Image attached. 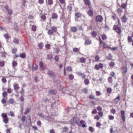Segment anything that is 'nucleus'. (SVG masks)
I'll use <instances>...</instances> for the list:
<instances>
[{
	"mask_svg": "<svg viewBox=\"0 0 133 133\" xmlns=\"http://www.w3.org/2000/svg\"><path fill=\"white\" fill-rule=\"evenodd\" d=\"M103 66L104 65L103 64L99 63L98 64L96 65L94 67L96 70H98L99 69H102Z\"/></svg>",
	"mask_w": 133,
	"mask_h": 133,
	"instance_id": "5",
	"label": "nucleus"
},
{
	"mask_svg": "<svg viewBox=\"0 0 133 133\" xmlns=\"http://www.w3.org/2000/svg\"><path fill=\"white\" fill-rule=\"evenodd\" d=\"M84 83L85 84L88 85L90 83V81L88 79H86L85 80Z\"/></svg>",
	"mask_w": 133,
	"mask_h": 133,
	"instance_id": "29",
	"label": "nucleus"
},
{
	"mask_svg": "<svg viewBox=\"0 0 133 133\" xmlns=\"http://www.w3.org/2000/svg\"><path fill=\"white\" fill-rule=\"evenodd\" d=\"M101 37L102 39L103 40H105L107 39V36L105 34L102 35L101 36Z\"/></svg>",
	"mask_w": 133,
	"mask_h": 133,
	"instance_id": "46",
	"label": "nucleus"
},
{
	"mask_svg": "<svg viewBox=\"0 0 133 133\" xmlns=\"http://www.w3.org/2000/svg\"><path fill=\"white\" fill-rule=\"evenodd\" d=\"M14 28L16 31H18V27L17 24L16 23H14Z\"/></svg>",
	"mask_w": 133,
	"mask_h": 133,
	"instance_id": "16",
	"label": "nucleus"
},
{
	"mask_svg": "<svg viewBox=\"0 0 133 133\" xmlns=\"http://www.w3.org/2000/svg\"><path fill=\"white\" fill-rule=\"evenodd\" d=\"M79 62L81 63H85L86 61V59L85 58L81 57L79 59Z\"/></svg>",
	"mask_w": 133,
	"mask_h": 133,
	"instance_id": "17",
	"label": "nucleus"
},
{
	"mask_svg": "<svg viewBox=\"0 0 133 133\" xmlns=\"http://www.w3.org/2000/svg\"><path fill=\"white\" fill-rule=\"evenodd\" d=\"M51 29L47 31V34L49 35H52L54 32H56L57 28L55 26H51L50 27Z\"/></svg>",
	"mask_w": 133,
	"mask_h": 133,
	"instance_id": "2",
	"label": "nucleus"
},
{
	"mask_svg": "<svg viewBox=\"0 0 133 133\" xmlns=\"http://www.w3.org/2000/svg\"><path fill=\"white\" fill-rule=\"evenodd\" d=\"M117 11L118 13H121L123 12V11L122 9L120 8L117 9Z\"/></svg>",
	"mask_w": 133,
	"mask_h": 133,
	"instance_id": "43",
	"label": "nucleus"
},
{
	"mask_svg": "<svg viewBox=\"0 0 133 133\" xmlns=\"http://www.w3.org/2000/svg\"><path fill=\"white\" fill-rule=\"evenodd\" d=\"M128 41L129 43H130L131 42H132V41H133L132 40V37L130 36H129L128 37Z\"/></svg>",
	"mask_w": 133,
	"mask_h": 133,
	"instance_id": "23",
	"label": "nucleus"
},
{
	"mask_svg": "<svg viewBox=\"0 0 133 133\" xmlns=\"http://www.w3.org/2000/svg\"><path fill=\"white\" fill-rule=\"evenodd\" d=\"M41 18L43 20H44L46 19V17L44 15H42L41 16Z\"/></svg>",
	"mask_w": 133,
	"mask_h": 133,
	"instance_id": "41",
	"label": "nucleus"
},
{
	"mask_svg": "<svg viewBox=\"0 0 133 133\" xmlns=\"http://www.w3.org/2000/svg\"><path fill=\"white\" fill-rule=\"evenodd\" d=\"M37 124L39 127H41V123L40 121L38 120L37 122Z\"/></svg>",
	"mask_w": 133,
	"mask_h": 133,
	"instance_id": "34",
	"label": "nucleus"
},
{
	"mask_svg": "<svg viewBox=\"0 0 133 133\" xmlns=\"http://www.w3.org/2000/svg\"><path fill=\"white\" fill-rule=\"evenodd\" d=\"M84 2L87 5H89L90 4V2L89 0H85Z\"/></svg>",
	"mask_w": 133,
	"mask_h": 133,
	"instance_id": "28",
	"label": "nucleus"
},
{
	"mask_svg": "<svg viewBox=\"0 0 133 133\" xmlns=\"http://www.w3.org/2000/svg\"><path fill=\"white\" fill-rule=\"evenodd\" d=\"M81 16V14L79 12H77L75 13V16L77 18L80 17Z\"/></svg>",
	"mask_w": 133,
	"mask_h": 133,
	"instance_id": "30",
	"label": "nucleus"
},
{
	"mask_svg": "<svg viewBox=\"0 0 133 133\" xmlns=\"http://www.w3.org/2000/svg\"><path fill=\"white\" fill-rule=\"evenodd\" d=\"M128 18L125 15H124L121 18L122 21V22L126 23L128 21Z\"/></svg>",
	"mask_w": 133,
	"mask_h": 133,
	"instance_id": "8",
	"label": "nucleus"
},
{
	"mask_svg": "<svg viewBox=\"0 0 133 133\" xmlns=\"http://www.w3.org/2000/svg\"><path fill=\"white\" fill-rule=\"evenodd\" d=\"M88 13L90 16H92L93 15V12L91 10H90L88 11Z\"/></svg>",
	"mask_w": 133,
	"mask_h": 133,
	"instance_id": "18",
	"label": "nucleus"
},
{
	"mask_svg": "<svg viewBox=\"0 0 133 133\" xmlns=\"http://www.w3.org/2000/svg\"><path fill=\"white\" fill-rule=\"evenodd\" d=\"M103 116V112H98V115L94 116V118L97 121H98L101 117H102Z\"/></svg>",
	"mask_w": 133,
	"mask_h": 133,
	"instance_id": "3",
	"label": "nucleus"
},
{
	"mask_svg": "<svg viewBox=\"0 0 133 133\" xmlns=\"http://www.w3.org/2000/svg\"><path fill=\"white\" fill-rule=\"evenodd\" d=\"M2 95L4 97H5L7 95V94L6 92L5 91L2 93Z\"/></svg>",
	"mask_w": 133,
	"mask_h": 133,
	"instance_id": "60",
	"label": "nucleus"
},
{
	"mask_svg": "<svg viewBox=\"0 0 133 133\" xmlns=\"http://www.w3.org/2000/svg\"><path fill=\"white\" fill-rule=\"evenodd\" d=\"M67 70L69 71H71V67L69 66H68L67 67Z\"/></svg>",
	"mask_w": 133,
	"mask_h": 133,
	"instance_id": "63",
	"label": "nucleus"
},
{
	"mask_svg": "<svg viewBox=\"0 0 133 133\" xmlns=\"http://www.w3.org/2000/svg\"><path fill=\"white\" fill-rule=\"evenodd\" d=\"M45 47L47 49H50V45L49 44H47L45 45Z\"/></svg>",
	"mask_w": 133,
	"mask_h": 133,
	"instance_id": "54",
	"label": "nucleus"
},
{
	"mask_svg": "<svg viewBox=\"0 0 133 133\" xmlns=\"http://www.w3.org/2000/svg\"><path fill=\"white\" fill-rule=\"evenodd\" d=\"M76 123L78 125L80 126L83 123H85V122L84 121L82 120L80 121L79 123H78L77 122H76Z\"/></svg>",
	"mask_w": 133,
	"mask_h": 133,
	"instance_id": "22",
	"label": "nucleus"
},
{
	"mask_svg": "<svg viewBox=\"0 0 133 133\" xmlns=\"http://www.w3.org/2000/svg\"><path fill=\"white\" fill-rule=\"evenodd\" d=\"M26 55L24 53H23L21 54L19 56V57L22 58H24L25 57Z\"/></svg>",
	"mask_w": 133,
	"mask_h": 133,
	"instance_id": "31",
	"label": "nucleus"
},
{
	"mask_svg": "<svg viewBox=\"0 0 133 133\" xmlns=\"http://www.w3.org/2000/svg\"><path fill=\"white\" fill-rule=\"evenodd\" d=\"M96 109L97 110L99 111V112H102V108L101 107L98 106L97 107Z\"/></svg>",
	"mask_w": 133,
	"mask_h": 133,
	"instance_id": "32",
	"label": "nucleus"
},
{
	"mask_svg": "<svg viewBox=\"0 0 133 133\" xmlns=\"http://www.w3.org/2000/svg\"><path fill=\"white\" fill-rule=\"evenodd\" d=\"M96 125L97 127H99L102 125V124L100 122H98L96 123Z\"/></svg>",
	"mask_w": 133,
	"mask_h": 133,
	"instance_id": "51",
	"label": "nucleus"
},
{
	"mask_svg": "<svg viewBox=\"0 0 133 133\" xmlns=\"http://www.w3.org/2000/svg\"><path fill=\"white\" fill-rule=\"evenodd\" d=\"M89 130L91 132H93L94 131V129L93 128L91 127H89Z\"/></svg>",
	"mask_w": 133,
	"mask_h": 133,
	"instance_id": "52",
	"label": "nucleus"
},
{
	"mask_svg": "<svg viewBox=\"0 0 133 133\" xmlns=\"http://www.w3.org/2000/svg\"><path fill=\"white\" fill-rule=\"evenodd\" d=\"M52 17L53 19H57L58 18L57 14L55 13H53L52 15Z\"/></svg>",
	"mask_w": 133,
	"mask_h": 133,
	"instance_id": "15",
	"label": "nucleus"
},
{
	"mask_svg": "<svg viewBox=\"0 0 133 133\" xmlns=\"http://www.w3.org/2000/svg\"><path fill=\"white\" fill-rule=\"evenodd\" d=\"M71 30L74 32H76L77 31V29L76 27L74 26L71 28Z\"/></svg>",
	"mask_w": 133,
	"mask_h": 133,
	"instance_id": "21",
	"label": "nucleus"
},
{
	"mask_svg": "<svg viewBox=\"0 0 133 133\" xmlns=\"http://www.w3.org/2000/svg\"><path fill=\"white\" fill-rule=\"evenodd\" d=\"M97 112V111L96 109H94L92 111V113L93 114H96Z\"/></svg>",
	"mask_w": 133,
	"mask_h": 133,
	"instance_id": "56",
	"label": "nucleus"
},
{
	"mask_svg": "<svg viewBox=\"0 0 133 133\" xmlns=\"http://www.w3.org/2000/svg\"><path fill=\"white\" fill-rule=\"evenodd\" d=\"M115 65V63L113 62H111L109 64V65L111 67H113Z\"/></svg>",
	"mask_w": 133,
	"mask_h": 133,
	"instance_id": "26",
	"label": "nucleus"
},
{
	"mask_svg": "<svg viewBox=\"0 0 133 133\" xmlns=\"http://www.w3.org/2000/svg\"><path fill=\"white\" fill-rule=\"evenodd\" d=\"M2 81L3 82V83H5L6 81V80L5 79V78H2Z\"/></svg>",
	"mask_w": 133,
	"mask_h": 133,
	"instance_id": "64",
	"label": "nucleus"
},
{
	"mask_svg": "<svg viewBox=\"0 0 133 133\" xmlns=\"http://www.w3.org/2000/svg\"><path fill=\"white\" fill-rule=\"evenodd\" d=\"M122 70L123 71V73L125 74L127 73V68L126 66H123V67Z\"/></svg>",
	"mask_w": 133,
	"mask_h": 133,
	"instance_id": "19",
	"label": "nucleus"
},
{
	"mask_svg": "<svg viewBox=\"0 0 133 133\" xmlns=\"http://www.w3.org/2000/svg\"><path fill=\"white\" fill-rule=\"evenodd\" d=\"M26 119V117L24 116H23L22 117L21 119L22 121L23 122H24Z\"/></svg>",
	"mask_w": 133,
	"mask_h": 133,
	"instance_id": "57",
	"label": "nucleus"
},
{
	"mask_svg": "<svg viewBox=\"0 0 133 133\" xmlns=\"http://www.w3.org/2000/svg\"><path fill=\"white\" fill-rule=\"evenodd\" d=\"M1 116L3 118V122L6 124L8 123L9 122V119L6 114L3 112L1 114Z\"/></svg>",
	"mask_w": 133,
	"mask_h": 133,
	"instance_id": "1",
	"label": "nucleus"
},
{
	"mask_svg": "<svg viewBox=\"0 0 133 133\" xmlns=\"http://www.w3.org/2000/svg\"><path fill=\"white\" fill-rule=\"evenodd\" d=\"M39 65L40 70H43L45 69L44 67L43 66V63L42 61L39 62Z\"/></svg>",
	"mask_w": 133,
	"mask_h": 133,
	"instance_id": "10",
	"label": "nucleus"
},
{
	"mask_svg": "<svg viewBox=\"0 0 133 133\" xmlns=\"http://www.w3.org/2000/svg\"><path fill=\"white\" fill-rule=\"evenodd\" d=\"M127 4L125 3H123L121 5V7L123 9H125L127 7Z\"/></svg>",
	"mask_w": 133,
	"mask_h": 133,
	"instance_id": "38",
	"label": "nucleus"
},
{
	"mask_svg": "<svg viewBox=\"0 0 133 133\" xmlns=\"http://www.w3.org/2000/svg\"><path fill=\"white\" fill-rule=\"evenodd\" d=\"M57 92L55 90H50L48 91L49 94L51 95H54L56 94Z\"/></svg>",
	"mask_w": 133,
	"mask_h": 133,
	"instance_id": "11",
	"label": "nucleus"
},
{
	"mask_svg": "<svg viewBox=\"0 0 133 133\" xmlns=\"http://www.w3.org/2000/svg\"><path fill=\"white\" fill-rule=\"evenodd\" d=\"M121 117L122 120L123 122H124L125 121V112L123 110H122L121 112Z\"/></svg>",
	"mask_w": 133,
	"mask_h": 133,
	"instance_id": "7",
	"label": "nucleus"
},
{
	"mask_svg": "<svg viewBox=\"0 0 133 133\" xmlns=\"http://www.w3.org/2000/svg\"><path fill=\"white\" fill-rule=\"evenodd\" d=\"M38 68V67L37 65H33L32 66V69L33 70H37Z\"/></svg>",
	"mask_w": 133,
	"mask_h": 133,
	"instance_id": "20",
	"label": "nucleus"
},
{
	"mask_svg": "<svg viewBox=\"0 0 133 133\" xmlns=\"http://www.w3.org/2000/svg\"><path fill=\"white\" fill-rule=\"evenodd\" d=\"M108 117H109V119L110 120H113L114 118V117L113 116L111 115H109Z\"/></svg>",
	"mask_w": 133,
	"mask_h": 133,
	"instance_id": "36",
	"label": "nucleus"
},
{
	"mask_svg": "<svg viewBox=\"0 0 133 133\" xmlns=\"http://www.w3.org/2000/svg\"><path fill=\"white\" fill-rule=\"evenodd\" d=\"M113 114H114L116 113V110L114 108H112L110 111Z\"/></svg>",
	"mask_w": 133,
	"mask_h": 133,
	"instance_id": "42",
	"label": "nucleus"
},
{
	"mask_svg": "<svg viewBox=\"0 0 133 133\" xmlns=\"http://www.w3.org/2000/svg\"><path fill=\"white\" fill-rule=\"evenodd\" d=\"M108 81L110 83H112V77H109L108 78Z\"/></svg>",
	"mask_w": 133,
	"mask_h": 133,
	"instance_id": "40",
	"label": "nucleus"
},
{
	"mask_svg": "<svg viewBox=\"0 0 133 133\" xmlns=\"http://www.w3.org/2000/svg\"><path fill=\"white\" fill-rule=\"evenodd\" d=\"M63 132H67L68 131V128L66 127H64V128H63Z\"/></svg>",
	"mask_w": 133,
	"mask_h": 133,
	"instance_id": "48",
	"label": "nucleus"
},
{
	"mask_svg": "<svg viewBox=\"0 0 133 133\" xmlns=\"http://www.w3.org/2000/svg\"><path fill=\"white\" fill-rule=\"evenodd\" d=\"M107 91L108 93L110 94L112 92V90L111 88H107Z\"/></svg>",
	"mask_w": 133,
	"mask_h": 133,
	"instance_id": "39",
	"label": "nucleus"
},
{
	"mask_svg": "<svg viewBox=\"0 0 133 133\" xmlns=\"http://www.w3.org/2000/svg\"><path fill=\"white\" fill-rule=\"evenodd\" d=\"M47 74L50 76L54 77L55 76L54 73L52 70H49L48 71Z\"/></svg>",
	"mask_w": 133,
	"mask_h": 133,
	"instance_id": "9",
	"label": "nucleus"
},
{
	"mask_svg": "<svg viewBox=\"0 0 133 133\" xmlns=\"http://www.w3.org/2000/svg\"><path fill=\"white\" fill-rule=\"evenodd\" d=\"M7 11L8 12V14H12V10L9 9L7 10Z\"/></svg>",
	"mask_w": 133,
	"mask_h": 133,
	"instance_id": "58",
	"label": "nucleus"
},
{
	"mask_svg": "<svg viewBox=\"0 0 133 133\" xmlns=\"http://www.w3.org/2000/svg\"><path fill=\"white\" fill-rule=\"evenodd\" d=\"M53 3L52 0H48L47 3L48 5H51Z\"/></svg>",
	"mask_w": 133,
	"mask_h": 133,
	"instance_id": "33",
	"label": "nucleus"
},
{
	"mask_svg": "<svg viewBox=\"0 0 133 133\" xmlns=\"http://www.w3.org/2000/svg\"><path fill=\"white\" fill-rule=\"evenodd\" d=\"M13 86L14 89L15 90H17L19 89V88L18 85L16 83H15Z\"/></svg>",
	"mask_w": 133,
	"mask_h": 133,
	"instance_id": "14",
	"label": "nucleus"
},
{
	"mask_svg": "<svg viewBox=\"0 0 133 133\" xmlns=\"http://www.w3.org/2000/svg\"><path fill=\"white\" fill-rule=\"evenodd\" d=\"M30 111V109L29 108H26L25 111L24 112V114H27Z\"/></svg>",
	"mask_w": 133,
	"mask_h": 133,
	"instance_id": "25",
	"label": "nucleus"
},
{
	"mask_svg": "<svg viewBox=\"0 0 133 133\" xmlns=\"http://www.w3.org/2000/svg\"><path fill=\"white\" fill-rule=\"evenodd\" d=\"M36 26L35 25H33L32 26V28H31V29L33 31H35L36 30Z\"/></svg>",
	"mask_w": 133,
	"mask_h": 133,
	"instance_id": "50",
	"label": "nucleus"
},
{
	"mask_svg": "<svg viewBox=\"0 0 133 133\" xmlns=\"http://www.w3.org/2000/svg\"><path fill=\"white\" fill-rule=\"evenodd\" d=\"M96 20L98 22H101L103 20V17L101 15H98L96 16Z\"/></svg>",
	"mask_w": 133,
	"mask_h": 133,
	"instance_id": "6",
	"label": "nucleus"
},
{
	"mask_svg": "<svg viewBox=\"0 0 133 133\" xmlns=\"http://www.w3.org/2000/svg\"><path fill=\"white\" fill-rule=\"evenodd\" d=\"M77 74L81 76V77L85 79L86 77V75H85L84 74H82L81 72H78L77 73Z\"/></svg>",
	"mask_w": 133,
	"mask_h": 133,
	"instance_id": "12",
	"label": "nucleus"
},
{
	"mask_svg": "<svg viewBox=\"0 0 133 133\" xmlns=\"http://www.w3.org/2000/svg\"><path fill=\"white\" fill-rule=\"evenodd\" d=\"M91 43V41L89 39H88L86 40L85 43V45H87L88 44H90Z\"/></svg>",
	"mask_w": 133,
	"mask_h": 133,
	"instance_id": "13",
	"label": "nucleus"
},
{
	"mask_svg": "<svg viewBox=\"0 0 133 133\" xmlns=\"http://www.w3.org/2000/svg\"><path fill=\"white\" fill-rule=\"evenodd\" d=\"M14 42L16 44H18L19 43L18 39L16 38H14L13 40Z\"/></svg>",
	"mask_w": 133,
	"mask_h": 133,
	"instance_id": "27",
	"label": "nucleus"
},
{
	"mask_svg": "<svg viewBox=\"0 0 133 133\" xmlns=\"http://www.w3.org/2000/svg\"><path fill=\"white\" fill-rule=\"evenodd\" d=\"M103 45L104 47L105 48H111L110 47H109L107 44L105 43H104L103 44Z\"/></svg>",
	"mask_w": 133,
	"mask_h": 133,
	"instance_id": "53",
	"label": "nucleus"
},
{
	"mask_svg": "<svg viewBox=\"0 0 133 133\" xmlns=\"http://www.w3.org/2000/svg\"><path fill=\"white\" fill-rule=\"evenodd\" d=\"M4 37L6 39H8L10 37L8 34H5L4 35Z\"/></svg>",
	"mask_w": 133,
	"mask_h": 133,
	"instance_id": "55",
	"label": "nucleus"
},
{
	"mask_svg": "<svg viewBox=\"0 0 133 133\" xmlns=\"http://www.w3.org/2000/svg\"><path fill=\"white\" fill-rule=\"evenodd\" d=\"M5 64L4 62L3 61H0V66L3 67Z\"/></svg>",
	"mask_w": 133,
	"mask_h": 133,
	"instance_id": "37",
	"label": "nucleus"
},
{
	"mask_svg": "<svg viewBox=\"0 0 133 133\" xmlns=\"http://www.w3.org/2000/svg\"><path fill=\"white\" fill-rule=\"evenodd\" d=\"M89 98L91 99H95V97L93 95H90L89 97Z\"/></svg>",
	"mask_w": 133,
	"mask_h": 133,
	"instance_id": "62",
	"label": "nucleus"
},
{
	"mask_svg": "<svg viewBox=\"0 0 133 133\" xmlns=\"http://www.w3.org/2000/svg\"><path fill=\"white\" fill-rule=\"evenodd\" d=\"M10 115L12 116H15L14 112L11 111L10 112Z\"/></svg>",
	"mask_w": 133,
	"mask_h": 133,
	"instance_id": "61",
	"label": "nucleus"
},
{
	"mask_svg": "<svg viewBox=\"0 0 133 133\" xmlns=\"http://www.w3.org/2000/svg\"><path fill=\"white\" fill-rule=\"evenodd\" d=\"M74 78V76L72 75H70L69 76V78L70 80L73 79Z\"/></svg>",
	"mask_w": 133,
	"mask_h": 133,
	"instance_id": "45",
	"label": "nucleus"
},
{
	"mask_svg": "<svg viewBox=\"0 0 133 133\" xmlns=\"http://www.w3.org/2000/svg\"><path fill=\"white\" fill-rule=\"evenodd\" d=\"M7 92L9 93H11L12 92L11 88H9L8 89H7Z\"/></svg>",
	"mask_w": 133,
	"mask_h": 133,
	"instance_id": "59",
	"label": "nucleus"
},
{
	"mask_svg": "<svg viewBox=\"0 0 133 133\" xmlns=\"http://www.w3.org/2000/svg\"><path fill=\"white\" fill-rule=\"evenodd\" d=\"M113 29L115 30L118 34H119L121 33V28L120 27L118 26L117 25H114V26Z\"/></svg>",
	"mask_w": 133,
	"mask_h": 133,
	"instance_id": "4",
	"label": "nucleus"
},
{
	"mask_svg": "<svg viewBox=\"0 0 133 133\" xmlns=\"http://www.w3.org/2000/svg\"><path fill=\"white\" fill-rule=\"evenodd\" d=\"M73 51L75 52H77L79 51V50L77 48H74L73 49Z\"/></svg>",
	"mask_w": 133,
	"mask_h": 133,
	"instance_id": "49",
	"label": "nucleus"
},
{
	"mask_svg": "<svg viewBox=\"0 0 133 133\" xmlns=\"http://www.w3.org/2000/svg\"><path fill=\"white\" fill-rule=\"evenodd\" d=\"M12 66L13 67H15V66H16L17 65V63L15 61H13L12 62Z\"/></svg>",
	"mask_w": 133,
	"mask_h": 133,
	"instance_id": "35",
	"label": "nucleus"
},
{
	"mask_svg": "<svg viewBox=\"0 0 133 133\" xmlns=\"http://www.w3.org/2000/svg\"><path fill=\"white\" fill-rule=\"evenodd\" d=\"M91 34L93 37H96L97 35V33L96 32L93 31L91 33Z\"/></svg>",
	"mask_w": 133,
	"mask_h": 133,
	"instance_id": "24",
	"label": "nucleus"
},
{
	"mask_svg": "<svg viewBox=\"0 0 133 133\" xmlns=\"http://www.w3.org/2000/svg\"><path fill=\"white\" fill-rule=\"evenodd\" d=\"M101 93L99 91H96V94L97 96H99L101 95Z\"/></svg>",
	"mask_w": 133,
	"mask_h": 133,
	"instance_id": "44",
	"label": "nucleus"
},
{
	"mask_svg": "<svg viewBox=\"0 0 133 133\" xmlns=\"http://www.w3.org/2000/svg\"><path fill=\"white\" fill-rule=\"evenodd\" d=\"M43 46V44L42 43H41L38 44V46L40 49H42Z\"/></svg>",
	"mask_w": 133,
	"mask_h": 133,
	"instance_id": "47",
	"label": "nucleus"
}]
</instances>
